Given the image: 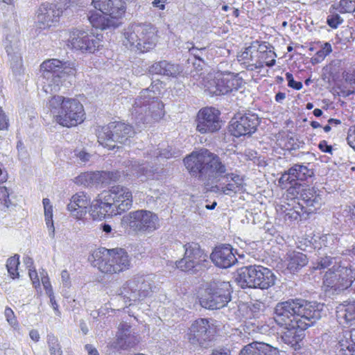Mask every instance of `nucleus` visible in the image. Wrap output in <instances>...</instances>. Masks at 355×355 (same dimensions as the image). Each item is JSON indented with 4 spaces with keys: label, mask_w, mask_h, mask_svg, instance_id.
<instances>
[{
    "label": "nucleus",
    "mask_w": 355,
    "mask_h": 355,
    "mask_svg": "<svg viewBox=\"0 0 355 355\" xmlns=\"http://www.w3.org/2000/svg\"><path fill=\"white\" fill-rule=\"evenodd\" d=\"M8 127V119L0 107V130H6Z\"/></svg>",
    "instance_id": "52"
},
{
    "label": "nucleus",
    "mask_w": 355,
    "mask_h": 355,
    "mask_svg": "<svg viewBox=\"0 0 355 355\" xmlns=\"http://www.w3.org/2000/svg\"><path fill=\"white\" fill-rule=\"evenodd\" d=\"M289 174L295 182L296 180L304 181L313 175V172L307 166L296 164L289 168Z\"/></svg>",
    "instance_id": "32"
},
{
    "label": "nucleus",
    "mask_w": 355,
    "mask_h": 355,
    "mask_svg": "<svg viewBox=\"0 0 355 355\" xmlns=\"http://www.w3.org/2000/svg\"><path fill=\"white\" fill-rule=\"evenodd\" d=\"M231 286L227 282H214L209 284L205 294L200 298V304L208 309H220L230 301Z\"/></svg>",
    "instance_id": "13"
},
{
    "label": "nucleus",
    "mask_w": 355,
    "mask_h": 355,
    "mask_svg": "<svg viewBox=\"0 0 355 355\" xmlns=\"http://www.w3.org/2000/svg\"><path fill=\"white\" fill-rule=\"evenodd\" d=\"M89 182V173H83L78 177L75 178L74 182L76 184L87 186Z\"/></svg>",
    "instance_id": "48"
},
{
    "label": "nucleus",
    "mask_w": 355,
    "mask_h": 355,
    "mask_svg": "<svg viewBox=\"0 0 355 355\" xmlns=\"http://www.w3.org/2000/svg\"><path fill=\"white\" fill-rule=\"evenodd\" d=\"M221 157L205 148L193 151L184 159V163L189 172L198 176L207 184L217 183L225 178L232 171L230 164Z\"/></svg>",
    "instance_id": "2"
},
{
    "label": "nucleus",
    "mask_w": 355,
    "mask_h": 355,
    "mask_svg": "<svg viewBox=\"0 0 355 355\" xmlns=\"http://www.w3.org/2000/svg\"><path fill=\"white\" fill-rule=\"evenodd\" d=\"M62 11L54 3H43L36 12V22L40 28L55 26L58 22Z\"/></svg>",
    "instance_id": "20"
},
{
    "label": "nucleus",
    "mask_w": 355,
    "mask_h": 355,
    "mask_svg": "<svg viewBox=\"0 0 355 355\" xmlns=\"http://www.w3.org/2000/svg\"><path fill=\"white\" fill-rule=\"evenodd\" d=\"M28 274H29V277H30L34 286L35 288H37V286H40V280H39V277H38L37 271L35 269L34 270L29 269Z\"/></svg>",
    "instance_id": "57"
},
{
    "label": "nucleus",
    "mask_w": 355,
    "mask_h": 355,
    "mask_svg": "<svg viewBox=\"0 0 355 355\" xmlns=\"http://www.w3.org/2000/svg\"><path fill=\"white\" fill-rule=\"evenodd\" d=\"M11 67L15 75H20L21 73L22 64L20 58H17V61L14 64H11Z\"/></svg>",
    "instance_id": "58"
},
{
    "label": "nucleus",
    "mask_w": 355,
    "mask_h": 355,
    "mask_svg": "<svg viewBox=\"0 0 355 355\" xmlns=\"http://www.w3.org/2000/svg\"><path fill=\"white\" fill-rule=\"evenodd\" d=\"M331 51H332L331 45L329 43L326 42V43L324 44L322 49H320V51H318L317 52V55L319 58H321L323 59L327 55H329Z\"/></svg>",
    "instance_id": "47"
},
{
    "label": "nucleus",
    "mask_w": 355,
    "mask_h": 355,
    "mask_svg": "<svg viewBox=\"0 0 355 355\" xmlns=\"http://www.w3.org/2000/svg\"><path fill=\"white\" fill-rule=\"evenodd\" d=\"M92 258V266L104 273L122 272L130 266L129 256L122 248H99L93 252Z\"/></svg>",
    "instance_id": "6"
},
{
    "label": "nucleus",
    "mask_w": 355,
    "mask_h": 355,
    "mask_svg": "<svg viewBox=\"0 0 355 355\" xmlns=\"http://www.w3.org/2000/svg\"><path fill=\"white\" fill-rule=\"evenodd\" d=\"M259 123V118L254 114H238L231 120L230 131L234 137L250 135L254 133Z\"/></svg>",
    "instance_id": "17"
},
{
    "label": "nucleus",
    "mask_w": 355,
    "mask_h": 355,
    "mask_svg": "<svg viewBox=\"0 0 355 355\" xmlns=\"http://www.w3.org/2000/svg\"><path fill=\"white\" fill-rule=\"evenodd\" d=\"M44 217L46 227L49 230V236L52 239L55 236V227L53 220V207L49 198H44L42 200Z\"/></svg>",
    "instance_id": "33"
},
{
    "label": "nucleus",
    "mask_w": 355,
    "mask_h": 355,
    "mask_svg": "<svg viewBox=\"0 0 355 355\" xmlns=\"http://www.w3.org/2000/svg\"><path fill=\"white\" fill-rule=\"evenodd\" d=\"M287 268L295 272L307 264L308 259L302 252L291 251L287 253Z\"/></svg>",
    "instance_id": "30"
},
{
    "label": "nucleus",
    "mask_w": 355,
    "mask_h": 355,
    "mask_svg": "<svg viewBox=\"0 0 355 355\" xmlns=\"http://www.w3.org/2000/svg\"><path fill=\"white\" fill-rule=\"evenodd\" d=\"M157 216L150 211H131L123 217V222L135 231L152 232L156 230Z\"/></svg>",
    "instance_id": "16"
},
{
    "label": "nucleus",
    "mask_w": 355,
    "mask_h": 355,
    "mask_svg": "<svg viewBox=\"0 0 355 355\" xmlns=\"http://www.w3.org/2000/svg\"><path fill=\"white\" fill-rule=\"evenodd\" d=\"M337 10L333 8L331 6L329 8V15L327 18V24L332 28H337L339 25L344 21L343 19L336 12Z\"/></svg>",
    "instance_id": "38"
},
{
    "label": "nucleus",
    "mask_w": 355,
    "mask_h": 355,
    "mask_svg": "<svg viewBox=\"0 0 355 355\" xmlns=\"http://www.w3.org/2000/svg\"><path fill=\"white\" fill-rule=\"evenodd\" d=\"M336 317L340 323L355 322V300L347 304H340L337 307Z\"/></svg>",
    "instance_id": "29"
},
{
    "label": "nucleus",
    "mask_w": 355,
    "mask_h": 355,
    "mask_svg": "<svg viewBox=\"0 0 355 355\" xmlns=\"http://www.w3.org/2000/svg\"><path fill=\"white\" fill-rule=\"evenodd\" d=\"M47 345L51 355H62V351L57 337L53 334L47 335Z\"/></svg>",
    "instance_id": "36"
},
{
    "label": "nucleus",
    "mask_w": 355,
    "mask_h": 355,
    "mask_svg": "<svg viewBox=\"0 0 355 355\" xmlns=\"http://www.w3.org/2000/svg\"><path fill=\"white\" fill-rule=\"evenodd\" d=\"M123 44L141 53L153 50L157 43V31L150 24H132L123 33Z\"/></svg>",
    "instance_id": "8"
},
{
    "label": "nucleus",
    "mask_w": 355,
    "mask_h": 355,
    "mask_svg": "<svg viewBox=\"0 0 355 355\" xmlns=\"http://www.w3.org/2000/svg\"><path fill=\"white\" fill-rule=\"evenodd\" d=\"M61 282L65 288H69L71 286L70 275L67 270L61 272Z\"/></svg>",
    "instance_id": "50"
},
{
    "label": "nucleus",
    "mask_w": 355,
    "mask_h": 355,
    "mask_svg": "<svg viewBox=\"0 0 355 355\" xmlns=\"http://www.w3.org/2000/svg\"><path fill=\"white\" fill-rule=\"evenodd\" d=\"M323 203L322 197L320 193L317 196H314L309 202L305 205L306 209L304 210L305 213H311L320 208Z\"/></svg>",
    "instance_id": "39"
},
{
    "label": "nucleus",
    "mask_w": 355,
    "mask_h": 355,
    "mask_svg": "<svg viewBox=\"0 0 355 355\" xmlns=\"http://www.w3.org/2000/svg\"><path fill=\"white\" fill-rule=\"evenodd\" d=\"M331 6L342 14L355 12V3L352 0H340L338 3L332 4Z\"/></svg>",
    "instance_id": "37"
},
{
    "label": "nucleus",
    "mask_w": 355,
    "mask_h": 355,
    "mask_svg": "<svg viewBox=\"0 0 355 355\" xmlns=\"http://www.w3.org/2000/svg\"><path fill=\"white\" fill-rule=\"evenodd\" d=\"M230 245H221L214 248L210 255L212 262L221 268H227L234 265L237 259Z\"/></svg>",
    "instance_id": "21"
},
{
    "label": "nucleus",
    "mask_w": 355,
    "mask_h": 355,
    "mask_svg": "<svg viewBox=\"0 0 355 355\" xmlns=\"http://www.w3.org/2000/svg\"><path fill=\"white\" fill-rule=\"evenodd\" d=\"M89 200L84 192H78L71 197L67 205L68 210L77 219H81L87 212Z\"/></svg>",
    "instance_id": "24"
},
{
    "label": "nucleus",
    "mask_w": 355,
    "mask_h": 355,
    "mask_svg": "<svg viewBox=\"0 0 355 355\" xmlns=\"http://www.w3.org/2000/svg\"><path fill=\"white\" fill-rule=\"evenodd\" d=\"M155 288L154 282L150 276L137 275L126 282L121 294L129 301L136 302L150 296Z\"/></svg>",
    "instance_id": "14"
},
{
    "label": "nucleus",
    "mask_w": 355,
    "mask_h": 355,
    "mask_svg": "<svg viewBox=\"0 0 355 355\" xmlns=\"http://www.w3.org/2000/svg\"><path fill=\"white\" fill-rule=\"evenodd\" d=\"M321 318L318 305L302 299H290L278 302L274 311V319L281 327H300L305 330Z\"/></svg>",
    "instance_id": "1"
},
{
    "label": "nucleus",
    "mask_w": 355,
    "mask_h": 355,
    "mask_svg": "<svg viewBox=\"0 0 355 355\" xmlns=\"http://www.w3.org/2000/svg\"><path fill=\"white\" fill-rule=\"evenodd\" d=\"M203 80H217V89L211 88V95H224L233 91V89H237L238 80L236 78L230 77L228 76H225L221 73L217 75L208 74L206 77L203 78Z\"/></svg>",
    "instance_id": "23"
},
{
    "label": "nucleus",
    "mask_w": 355,
    "mask_h": 355,
    "mask_svg": "<svg viewBox=\"0 0 355 355\" xmlns=\"http://www.w3.org/2000/svg\"><path fill=\"white\" fill-rule=\"evenodd\" d=\"M256 57L264 61V64L269 67H273L276 60L275 58L277 56L275 53L272 51L260 50L256 51Z\"/></svg>",
    "instance_id": "35"
},
{
    "label": "nucleus",
    "mask_w": 355,
    "mask_h": 355,
    "mask_svg": "<svg viewBox=\"0 0 355 355\" xmlns=\"http://www.w3.org/2000/svg\"><path fill=\"white\" fill-rule=\"evenodd\" d=\"M185 250L182 259L175 262L178 268L182 271H190L206 260V255L196 243H188L184 245Z\"/></svg>",
    "instance_id": "18"
},
{
    "label": "nucleus",
    "mask_w": 355,
    "mask_h": 355,
    "mask_svg": "<svg viewBox=\"0 0 355 355\" xmlns=\"http://www.w3.org/2000/svg\"><path fill=\"white\" fill-rule=\"evenodd\" d=\"M99 229L101 230H102L103 232L105 233V234H110L112 233V226L109 224H107L105 223H102L100 225H99Z\"/></svg>",
    "instance_id": "64"
},
{
    "label": "nucleus",
    "mask_w": 355,
    "mask_h": 355,
    "mask_svg": "<svg viewBox=\"0 0 355 355\" xmlns=\"http://www.w3.org/2000/svg\"><path fill=\"white\" fill-rule=\"evenodd\" d=\"M40 275L41 282L44 289L46 290L47 295H52L53 288L46 272L43 270L42 272H40Z\"/></svg>",
    "instance_id": "44"
},
{
    "label": "nucleus",
    "mask_w": 355,
    "mask_h": 355,
    "mask_svg": "<svg viewBox=\"0 0 355 355\" xmlns=\"http://www.w3.org/2000/svg\"><path fill=\"white\" fill-rule=\"evenodd\" d=\"M153 74L162 75L168 77L177 78L182 71L178 64L167 60H162L153 64L148 69Z\"/></svg>",
    "instance_id": "25"
},
{
    "label": "nucleus",
    "mask_w": 355,
    "mask_h": 355,
    "mask_svg": "<svg viewBox=\"0 0 355 355\" xmlns=\"http://www.w3.org/2000/svg\"><path fill=\"white\" fill-rule=\"evenodd\" d=\"M19 265V256L18 254H15V256L11 257L7 260L6 268L10 277L12 279L19 277V274L17 271Z\"/></svg>",
    "instance_id": "34"
},
{
    "label": "nucleus",
    "mask_w": 355,
    "mask_h": 355,
    "mask_svg": "<svg viewBox=\"0 0 355 355\" xmlns=\"http://www.w3.org/2000/svg\"><path fill=\"white\" fill-rule=\"evenodd\" d=\"M318 148L324 153H331L332 146L327 144V142L324 140L320 142Z\"/></svg>",
    "instance_id": "60"
},
{
    "label": "nucleus",
    "mask_w": 355,
    "mask_h": 355,
    "mask_svg": "<svg viewBox=\"0 0 355 355\" xmlns=\"http://www.w3.org/2000/svg\"><path fill=\"white\" fill-rule=\"evenodd\" d=\"M256 51L253 46H248L245 49L241 52L238 55L239 61H243L244 62L248 61H253L254 53H256Z\"/></svg>",
    "instance_id": "42"
},
{
    "label": "nucleus",
    "mask_w": 355,
    "mask_h": 355,
    "mask_svg": "<svg viewBox=\"0 0 355 355\" xmlns=\"http://www.w3.org/2000/svg\"><path fill=\"white\" fill-rule=\"evenodd\" d=\"M286 79L288 81V85L290 87L295 89L300 90L302 88V83L301 82L295 81L293 76L291 73H286Z\"/></svg>",
    "instance_id": "46"
},
{
    "label": "nucleus",
    "mask_w": 355,
    "mask_h": 355,
    "mask_svg": "<svg viewBox=\"0 0 355 355\" xmlns=\"http://www.w3.org/2000/svg\"><path fill=\"white\" fill-rule=\"evenodd\" d=\"M131 168L132 174H136L137 175H139L140 173L144 174L146 169L145 166H144V164H140L137 162H134V163L132 162Z\"/></svg>",
    "instance_id": "51"
},
{
    "label": "nucleus",
    "mask_w": 355,
    "mask_h": 355,
    "mask_svg": "<svg viewBox=\"0 0 355 355\" xmlns=\"http://www.w3.org/2000/svg\"><path fill=\"white\" fill-rule=\"evenodd\" d=\"M287 331L284 333L282 338L284 342L292 347L296 346L303 337L302 331L300 327H284Z\"/></svg>",
    "instance_id": "31"
},
{
    "label": "nucleus",
    "mask_w": 355,
    "mask_h": 355,
    "mask_svg": "<svg viewBox=\"0 0 355 355\" xmlns=\"http://www.w3.org/2000/svg\"><path fill=\"white\" fill-rule=\"evenodd\" d=\"M347 140L348 144L355 150V128L349 130Z\"/></svg>",
    "instance_id": "59"
},
{
    "label": "nucleus",
    "mask_w": 355,
    "mask_h": 355,
    "mask_svg": "<svg viewBox=\"0 0 355 355\" xmlns=\"http://www.w3.org/2000/svg\"><path fill=\"white\" fill-rule=\"evenodd\" d=\"M153 156L155 158L163 157L166 159H168L173 156L174 152L172 151V148L170 149H163L161 150L159 148L155 149L152 151Z\"/></svg>",
    "instance_id": "43"
},
{
    "label": "nucleus",
    "mask_w": 355,
    "mask_h": 355,
    "mask_svg": "<svg viewBox=\"0 0 355 355\" xmlns=\"http://www.w3.org/2000/svg\"><path fill=\"white\" fill-rule=\"evenodd\" d=\"M279 184H285L287 183L293 184L295 182L291 178V175L289 174V169L285 171L281 176L279 180Z\"/></svg>",
    "instance_id": "53"
},
{
    "label": "nucleus",
    "mask_w": 355,
    "mask_h": 355,
    "mask_svg": "<svg viewBox=\"0 0 355 355\" xmlns=\"http://www.w3.org/2000/svg\"><path fill=\"white\" fill-rule=\"evenodd\" d=\"M51 111L56 121L62 126H75L83 121V105L76 99L53 96L49 102Z\"/></svg>",
    "instance_id": "5"
},
{
    "label": "nucleus",
    "mask_w": 355,
    "mask_h": 355,
    "mask_svg": "<svg viewBox=\"0 0 355 355\" xmlns=\"http://www.w3.org/2000/svg\"><path fill=\"white\" fill-rule=\"evenodd\" d=\"M227 184L220 187L216 186V191L223 194L232 196L241 191L243 189V180L239 175L233 173H229L223 178Z\"/></svg>",
    "instance_id": "27"
},
{
    "label": "nucleus",
    "mask_w": 355,
    "mask_h": 355,
    "mask_svg": "<svg viewBox=\"0 0 355 355\" xmlns=\"http://www.w3.org/2000/svg\"><path fill=\"white\" fill-rule=\"evenodd\" d=\"M132 205V196L129 189L121 186H113L108 191L98 196L90 205L93 219H101L106 215L116 216L129 210Z\"/></svg>",
    "instance_id": "3"
},
{
    "label": "nucleus",
    "mask_w": 355,
    "mask_h": 355,
    "mask_svg": "<svg viewBox=\"0 0 355 355\" xmlns=\"http://www.w3.org/2000/svg\"><path fill=\"white\" fill-rule=\"evenodd\" d=\"M67 45L76 49L87 50L89 48V33L86 31H73L70 33Z\"/></svg>",
    "instance_id": "28"
},
{
    "label": "nucleus",
    "mask_w": 355,
    "mask_h": 355,
    "mask_svg": "<svg viewBox=\"0 0 355 355\" xmlns=\"http://www.w3.org/2000/svg\"><path fill=\"white\" fill-rule=\"evenodd\" d=\"M96 39L90 38V42H92V46H94V47L97 46L98 48L100 46H103V44H101L102 35L98 34V33H96Z\"/></svg>",
    "instance_id": "63"
},
{
    "label": "nucleus",
    "mask_w": 355,
    "mask_h": 355,
    "mask_svg": "<svg viewBox=\"0 0 355 355\" xmlns=\"http://www.w3.org/2000/svg\"><path fill=\"white\" fill-rule=\"evenodd\" d=\"M217 80H203L204 87L205 90L207 91L210 94H211V89H217Z\"/></svg>",
    "instance_id": "54"
},
{
    "label": "nucleus",
    "mask_w": 355,
    "mask_h": 355,
    "mask_svg": "<svg viewBox=\"0 0 355 355\" xmlns=\"http://www.w3.org/2000/svg\"><path fill=\"white\" fill-rule=\"evenodd\" d=\"M4 313L8 322L11 325H14L16 323V320L15 318L14 312L9 307H6Z\"/></svg>",
    "instance_id": "56"
},
{
    "label": "nucleus",
    "mask_w": 355,
    "mask_h": 355,
    "mask_svg": "<svg viewBox=\"0 0 355 355\" xmlns=\"http://www.w3.org/2000/svg\"><path fill=\"white\" fill-rule=\"evenodd\" d=\"M345 211L347 213V216H349L352 220H355V204L347 206Z\"/></svg>",
    "instance_id": "62"
},
{
    "label": "nucleus",
    "mask_w": 355,
    "mask_h": 355,
    "mask_svg": "<svg viewBox=\"0 0 355 355\" xmlns=\"http://www.w3.org/2000/svg\"><path fill=\"white\" fill-rule=\"evenodd\" d=\"M139 342L135 333L127 323H121L119 327L116 341L112 343L111 347L114 349H125L132 347Z\"/></svg>",
    "instance_id": "22"
},
{
    "label": "nucleus",
    "mask_w": 355,
    "mask_h": 355,
    "mask_svg": "<svg viewBox=\"0 0 355 355\" xmlns=\"http://www.w3.org/2000/svg\"><path fill=\"white\" fill-rule=\"evenodd\" d=\"M239 355H279V350L266 343L253 342L244 346Z\"/></svg>",
    "instance_id": "26"
},
{
    "label": "nucleus",
    "mask_w": 355,
    "mask_h": 355,
    "mask_svg": "<svg viewBox=\"0 0 355 355\" xmlns=\"http://www.w3.org/2000/svg\"><path fill=\"white\" fill-rule=\"evenodd\" d=\"M320 240L321 243L327 248H332L337 242L336 238L333 234L324 235L320 238Z\"/></svg>",
    "instance_id": "45"
},
{
    "label": "nucleus",
    "mask_w": 355,
    "mask_h": 355,
    "mask_svg": "<svg viewBox=\"0 0 355 355\" xmlns=\"http://www.w3.org/2000/svg\"><path fill=\"white\" fill-rule=\"evenodd\" d=\"M333 258L329 256H326L320 259L318 262L316 269H324L329 267L332 263Z\"/></svg>",
    "instance_id": "49"
},
{
    "label": "nucleus",
    "mask_w": 355,
    "mask_h": 355,
    "mask_svg": "<svg viewBox=\"0 0 355 355\" xmlns=\"http://www.w3.org/2000/svg\"><path fill=\"white\" fill-rule=\"evenodd\" d=\"M355 280L354 271L348 266H334L324 275L323 286L329 295H338L352 286Z\"/></svg>",
    "instance_id": "11"
},
{
    "label": "nucleus",
    "mask_w": 355,
    "mask_h": 355,
    "mask_svg": "<svg viewBox=\"0 0 355 355\" xmlns=\"http://www.w3.org/2000/svg\"><path fill=\"white\" fill-rule=\"evenodd\" d=\"M66 62L58 59H49L44 60L40 65V72L44 82L43 89L46 93H54L60 89L62 83V74H73L74 69L71 67H64Z\"/></svg>",
    "instance_id": "12"
},
{
    "label": "nucleus",
    "mask_w": 355,
    "mask_h": 355,
    "mask_svg": "<svg viewBox=\"0 0 355 355\" xmlns=\"http://www.w3.org/2000/svg\"><path fill=\"white\" fill-rule=\"evenodd\" d=\"M214 334V328L209 321L199 318L193 321L188 329L187 338L194 347L207 348L209 347Z\"/></svg>",
    "instance_id": "15"
},
{
    "label": "nucleus",
    "mask_w": 355,
    "mask_h": 355,
    "mask_svg": "<svg viewBox=\"0 0 355 355\" xmlns=\"http://www.w3.org/2000/svg\"><path fill=\"white\" fill-rule=\"evenodd\" d=\"M155 85L146 88L140 92V95L135 99L131 112L136 118L146 121L148 116L155 120L161 119L164 115V104L157 99L159 91Z\"/></svg>",
    "instance_id": "7"
},
{
    "label": "nucleus",
    "mask_w": 355,
    "mask_h": 355,
    "mask_svg": "<svg viewBox=\"0 0 355 355\" xmlns=\"http://www.w3.org/2000/svg\"><path fill=\"white\" fill-rule=\"evenodd\" d=\"M12 205L10 193L6 187H0V209L4 210Z\"/></svg>",
    "instance_id": "40"
},
{
    "label": "nucleus",
    "mask_w": 355,
    "mask_h": 355,
    "mask_svg": "<svg viewBox=\"0 0 355 355\" xmlns=\"http://www.w3.org/2000/svg\"><path fill=\"white\" fill-rule=\"evenodd\" d=\"M205 49H206L205 48L198 49L196 47H192V48L189 49V52L196 58H197L200 60H202V56L203 53L205 51Z\"/></svg>",
    "instance_id": "55"
},
{
    "label": "nucleus",
    "mask_w": 355,
    "mask_h": 355,
    "mask_svg": "<svg viewBox=\"0 0 355 355\" xmlns=\"http://www.w3.org/2000/svg\"><path fill=\"white\" fill-rule=\"evenodd\" d=\"M166 3H167V0H154L152 1V5L154 8L162 10L165 9Z\"/></svg>",
    "instance_id": "61"
},
{
    "label": "nucleus",
    "mask_w": 355,
    "mask_h": 355,
    "mask_svg": "<svg viewBox=\"0 0 355 355\" xmlns=\"http://www.w3.org/2000/svg\"><path fill=\"white\" fill-rule=\"evenodd\" d=\"M318 194V193L314 187H307L302 189L300 197L302 202L306 205L314 196H317Z\"/></svg>",
    "instance_id": "41"
},
{
    "label": "nucleus",
    "mask_w": 355,
    "mask_h": 355,
    "mask_svg": "<svg viewBox=\"0 0 355 355\" xmlns=\"http://www.w3.org/2000/svg\"><path fill=\"white\" fill-rule=\"evenodd\" d=\"M90 4L101 12V14L90 15V24L93 28L103 31L116 28L121 25V19L126 10L123 0H92Z\"/></svg>",
    "instance_id": "4"
},
{
    "label": "nucleus",
    "mask_w": 355,
    "mask_h": 355,
    "mask_svg": "<svg viewBox=\"0 0 355 355\" xmlns=\"http://www.w3.org/2000/svg\"><path fill=\"white\" fill-rule=\"evenodd\" d=\"M134 135L135 130L130 125L120 121L98 127L96 130L98 143L109 149L119 148L116 143L125 144Z\"/></svg>",
    "instance_id": "10"
},
{
    "label": "nucleus",
    "mask_w": 355,
    "mask_h": 355,
    "mask_svg": "<svg viewBox=\"0 0 355 355\" xmlns=\"http://www.w3.org/2000/svg\"><path fill=\"white\" fill-rule=\"evenodd\" d=\"M220 112L214 107L201 109L197 115L196 130L201 134L214 132L220 128Z\"/></svg>",
    "instance_id": "19"
},
{
    "label": "nucleus",
    "mask_w": 355,
    "mask_h": 355,
    "mask_svg": "<svg viewBox=\"0 0 355 355\" xmlns=\"http://www.w3.org/2000/svg\"><path fill=\"white\" fill-rule=\"evenodd\" d=\"M242 288L268 289L275 284L276 277L268 268L259 265L243 267L236 278Z\"/></svg>",
    "instance_id": "9"
}]
</instances>
